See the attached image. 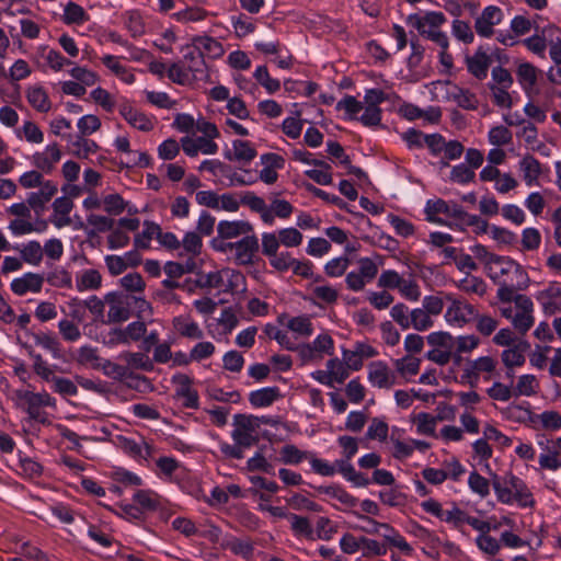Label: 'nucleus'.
I'll return each instance as SVG.
<instances>
[{
  "label": "nucleus",
  "instance_id": "obj_42",
  "mask_svg": "<svg viewBox=\"0 0 561 561\" xmlns=\"http://www.w3.org/2000/svg\"><path fill=\"white\" fill-rule=\"evenodd\" d=\"M426 340L430 345L434 346V348L440 347L443 350H448V351H453L455 348V339L448 332H444V331L433 332L427 335Z\"/></svg>",
  "mask_w": 561,
  "mask_h": 561
},
{
  "label": "nucleus",
  "instance_id": "obj_41",
  "mask_svg": "<svg viewBox=\"0 0 561 561\" xmlns=\"http://www.w3.org/2000/svg\"><path fill=\"white\" fill-rule=\"evenodd\" d=\"M433 325L430 313L424 308H415L410 312V327L416 331H425Z\"/></svg>",
  "mask_w": 561,
  "mask_h": 561
},
{
  "label": "nucleus",
  "instance_id": "obj_33",
  "mask_svg": "<svg viewBox=\"0 0 561 561\" xmlns=\"http://www.w3.org/2000/svg\"><path fill=\"white\" fill-rule=\"evenodd\" d=\"M133 499L142 512L156 511L160 505L159 495L150 490H138Z\"/></svg>",
  "mask_w": 561,
  "mask_h": 561
},
{
  "label": "nucleus",
  "instance_id": "obj_15",
  "mask_svg": "<svg viewBox=\"0 0 561 561\" xmlns=\"http://www.w3.org/2000/svg\"><path fill=\"white\" fill-rule=\"evenodd\" d=\"M224 157L229 161L250 163L256 157V150L250 141L236 139L232 141V150L226 149Z\"/></svg>",
  "mask_w": 561,
  "mask_h": 561
},
{
  "label": "nucleus",
  "instance_id": "obj_55",
  "mask_svg": "<svg viewBox=\"0 0 561 561\" xmlns=\"http://www.w3.org/2000/svg\"><path fill=\"white\" fill-rule=\"evenodd\" d=\"M453 34L456 38L463 42L465 44H470L474 39L470 24L458 19L454 20L453 22Z\"/></svg>",
  "mask_w": 561,
  "mask_h": 561
},
{
  "label": "nucleus",
  "instance_id": "obj_20",
  "mask_svg": "<svg viewBox=\"0 0 561 561\" xmlns=\"http://www.w3.org/2000/svg\"><path fill=\"white\" fill-rule=\"evenodd\" d=\"M103 374L117 381H124L127 378L147 380L145 376H139L134 374L128 367L116 364L110 359H102V363L99 364Z\"/></svg>",
  "mask_w": 561,
  "mask_h": 561
},
{
  "label": "nucleus",
  "instance_id": "obj_53",
  "mask_svg": "<svg viewBox=\"0 0 561 561\" xmlns=\"http://www.w3.org/2000/svg\"><path fill=\"white\" fill-rule=\"evenodd\" d=\"M131 316L129 306L123 301L112 306L107 312V323H121L127 321Z\"/></svg>",
  "mask_w": 561,
  "mask_h": 561
},
{
  "label": "nucleus",
  "instance_id": "obj_62",
  "mask_svg": "<svg viewBox=\"0 0 561 561\" xmlns=\"http://www.w3.org/2000/svg\"><path fill=\"white\" fill-rule=\"evenodd\" d=\"M489 141L495 146H504L512 141V133L505 126H495L489 131Z\"/></svg>",
  "mask_w": 561,
  "mask_h": 561
},
{
  "label": "nucleus",
  "instance_id": "obj_2",
  "mask_svg": "<svg viewBox=\"0 0 561 561\" xmlns=\"http://www.w3.org/2000/svg\"><path fill=\"white\" fill-rule=\"evenodd\" d=\"M446 298L450 301L445 313V319L448 323L463 327L472 322L474 317L478 316L476 307L466 300L455 299L450 295H447Z\"/></svg>",
  "mask_w": 561,
  "mask_h": 561
},
{
  "label": "nucleus",
  "instance_id": "obj_25",
  "mask_svg": "<svg viewBox=\"0 0 561 561\" xmlns=\"http://www.w3.org/2000/svg\"><path fill=\"white\" fill-rule=\"evenodd\" d=\"M310 454L311 451L300 450L296 445L287 444L282 447L276 460L284 465L297 466L304 460H309Z\"/></svg>",
  "mask_w": 561,
  "mask_h": 561
},
{
  "label": "nucleus",
  "instance_id": "obj_59",
  "mask_svg": "<svg viewBox=\"0 0 561 561\" xmlns=\"http://www.w3.org/2000/svg\"><path fill=\"white\" fill-rule=\"evenodd\" d=\"M104 210L110 215H119L126 208V203L123 197L115 193L106 195L103 198Z\"/></svg>",
  "mask_w": 561,
  "mask_h": 561
},
{
  "label": "nucleus",
  "instance_id": "obj_3",
  "mask_svg": "<svg viewBox=\"0 0 561 561\" xmlns=\"http://www.w3.org/2000/svg\"><path fill=\"white\" fill-rule=\"evenodd\" d=\"M426 219L438 225H446V221L438 214H445L449 217H466L467 211L457 203H447L442 198L428 199L425 206Z\"/></svg>",
  "mask_w": 561,
  "mask_h": 561
},
{
  "label": "nucleus",
  "instance_id": "obj_47",
  "mask_svg": "<svg viewBox=\"0 0 561 561\" xmlns=\"http://www.w3.org/2000/svg\"><path fill=\"white\" fill-rule=\"evenodd\" d=\"M364 108L363 103L355 96L345 95L336 104V110H345L348 119H358L357 114Z\"/></svg>",
  "mask_w": 561,
  "mask_h": 561
},
{
  "label": "nucleus",
  "instance_id": "obj_28",
  "mask_svg": "<svg viewBox=\"0 0 561 561\" xmlns=\"http://www.w3.org/2000/svg\"><path fill=\"white\" fill-rule=\"evenodd\" d=\"M28 103L38 112L46 113L50 110V101L42 87H32L26 94Z\"/></svg>",
  "mask_w": 561,
  "mask_h": 561
},
{
  "label": "nucleus",
  "instance_id": "obj_60",
  "mask_svg": "<svg viewBox=\"0 0 561 561\" xmlns=\"http://www.w3.org/2000/svg\"><path fill=\"white\" fill-rule=\"evenodd\" d=\"M410 312L409 307L400 302L391 308L390 316L402 330H408L410 328Z\"/></svg>",
  "mask_w": 561,
  "mask_h": 561
},
{
  "label": "nucleus",
  "instance_id": "obj_39",
  "mask_svg": "<svg viewBox=\"0 0 561 561\" xmlns=\"http://www.w3.org/2000/svg\"><path fill=\"white\" fill-rule=\"evenodd\" d=\"M225 548L229 549L233 554L241 556L243 558H250L253 556L254 547L250 540H243L240 538H231L224 545Z\"/></svg>",
  "mask_w": 561,
  "mask_h": 561
},
{
  "label": "nucleus",
  "instance_id": "obj_51",
  "mask_svg": "<svg viewBox=\"0 0 561 561\" xmlns=\"http://www.w3.org/2000/svg\"><path fill=\"white\" fill-rule=\"evenodd\" d=\"M181 245L185 250L186 253L192 254L193 256L199 255L203 248L202 237L194 231H188L185 233Z\"/></svg>",
  "mask_w": 561,
  "mask_h": 561
},
{
  "label": "nucleus",
  "instance_id": "obj_45",
  "mask_svg": "<svg viewBox=\"0 0 561 561\" xmlns=\"http://www.w3.org/2000/svg\"><path fill=\"white\" fill-rule=\"evenodd\" d=\"M327 495L337 500L347 507H354L358 503V500L355 496L348 493L343 486L335 483L329 485Z\"/></svg>",
  "mask_w": 561,
  "mask_h": 561
},
{
  "label": "nucleus",
  "instance_id": "obj_22",
  "mask_svg": "<svg viewBox=\"0 0 561 561\" xmlns=\"http://www.w3.org/2000/svg\"><path fill=\"white\" fill-rule=\"evenodd\" d=\"M538 69L530 62L518 65L516 76L526 94L530 95L537 83Z\"/></svg>",
  "mask_w": 561,
  "mask_h": 561
},
{
  "label": "nucleus",
  "instance_id": "obj_11",
  "mask_svg": "<svg viewBox=\"0 0 561 561\" xmlns=\"http://www.w3.org/2000/svg\"><path fill=\"white\" fill-rule=\"evenodd\" d=\"M119 114L127 121L129 125L141 131H150L154 124L145 113L137 111L129 103L119 106Z\"/></svg>",
  "mask_w": 561,
  "mask_h": 561
},
{
  "label": "nucleus",
  "instance_id": "obj_35",
  "mask_svg": "<svg viewBox=\"0 0 561 561\" xmlns=\"http://www.w3.org/2000/svg\"><path fill=\"white\" fill-rule=\"evenodd\" d=\"M27 405L32 408H41V407H55L56 400L50 397L46 391L43 392H32L25 391L21 397Z\"/></svg>",
  "mask_w": 561,
  "mask_h": 561
},
{
  "label": "nucleus",
  "instance_id": "obj_13",
  "mask_svg": "<svg viewBox=\"0 0 561 561\" xmlns=\"http://www.w3.org/2000/svg\"><path fill=\"white\" fill-rule=\"evenodd\" d=\"M43 283L44 277L41 274L25 273L22 277L12 280L11 290L18 296H23L27 291L39 293Z\"/></svg>",
  "mask_w": 561,
  "mask_h": 561
},
{
  "label": "nucleus",
  "instance_id": "obj_30",
  "mask_svg": "<svg viewBox=\"0 0 561 561\" xmlns=\"http://www.w3.org/2000/svg\"><path fill=\"white\" fill-rule=\"evenodd\" d=\"M167 75L172 82L180 85H188L194 82L193 77L182 60L179 62H172Z\"/></svg>",
  "mask_w": 561,
  "mask_h": 561
},
{
  "label": "nucleus",
  "instance_id": "obj_9",
  "mask_svg": "<svg viewBox=\"0 0 561 561\" xmlns=\"http://www.w3.org/2000/svg\"><path fill=\"white\" fill-rule=\"evenodd\" d=\"M57 193V185L51 181H45L39 185L38 192L28 194L27 204L37 214H42L45 209L46 203Z\"/></svg>",
  "mask_w": 561,
  "mask_h": 561
},
{
  "label": "nucleus",
  "instance_id": "obj_8",
  "mask_svg": "<svg viewBox=\"0 0 561 561\" xmlns=\"http://www.w3.org/2000/svg\"><path fill=\"white\" fill-rule=\"evenodd\" d=\"M491 64L492 56L488 54L483 46H480L472 56L466 57L468 71L478 80L486 78Z\"/></svg>",
  "mask_w": 561,
  "mask_h": 561
},
{
  "label": "nucleus",
  "instance_id": "obj_64",
  "mask_svg": "<svg viewBox=\"0 0 561 561\" xmlns=\"http://www.w3.org/2000/svg\"><path fill=\"white\" fill-rule=\"evenodd\" d=\"M288 328L304 336H310L312 334V323L306 316L295 317L289 320Z\"/></svg>",
  "mask_w": 561,
  "mask_h": 561
},
{
  "label": "nucleus",
  "instance_id": "obj_14",
  "mask_svg": "<svg viewBox=\"0 0 561 561\" xmlns=\"http://www.w3.org/2000/svg\"><path fill=\"white\" fill-rule=\"evenodd\" d=\"M536 299L542 306L546 314H553L561 310V286L550 285L539 291Z\"/></svg>",
  "mask_w": 561,
  "mask_h": 561
},
{
  "label": "nucleus",
  "instance_id": "obj_5",
  "mask_svg": "<svg viewBox=\"0 0 561 561\" xmlns=\"http://www.w3.org/2000/svg\"><path fill=\"white\" fill-rule=\"evenodd\" d=\"M503 11L496 5L485 7L474 21V30L481 37H491L494 34V26L503 20Z\"/></svg>",
  "mask_w": 561,
  "mask_h": 561
},
{
  "label": "nucleus",
  "instance_id": "obj_19",
  "mask_svg": "<svg viewBox=\"0 0 561 561\" xmlns=\"http://www.w3.org/2000/svg\"><path fill=\"white\" fill-rule=\"evenodd\" d=\"M61 153L56 142L46 147V152H36L33 156V163L36 168L50 173L54 169L55 163L60 160Z\"/></svg>",
  "mask_w": 561,
  "mask_h": 561
},
{
  "label": "nucleus",
  "instance_id": "obj_57",
  "mask_svg": "<svg viewBox=\"0 0 561 561\" xmlns=\"http://www.w3.org/2000/svg\"><path fill=\"white\" fill-rule=\"evenodd\" d=\"M112 479L118 483H122L126 486H131V485H135V486H138V485H141L142 484V480L140 477H138L137 474H135L134 472L131 471H128L124 468H117L115 469L113 472H112Z\"/></svg>",
  "mask_w": 561,
  "mask_h": 561
},
{
  "label": "nucleus",
  "instance_id": "obj_16",
  "mask_svg": "<svg viewBox=\"0 0 561 561\" xmlns=\"http://www.w3.org/2000/svg\"><path fill=\"white\" fill-rule=\"evenodd\" d=\"M62 137L69 142V152L79 159H88L90 153L96 152L100 148L94 140L82 136L73 137L71 134H67Z\"/></svg>",
  "mask_w": 561,
  "mask_h": 561
},
{
  "label": "nucleus",
  "instance_id": "obj_32",
  "mask_svg": "<svg viewBox=\"0 0 561 561\" xmlns=\"http://www.w3.org/2000/svg\"><path fill=\"white\" fill-rule=\"evenodd\" d=\"M145 229L142 232L135 236L134 244L136 249H148L150 247L151 239L156 236H160V226L152 221L144 222Z\"/></svg>",
  "mask_w": 561,
  "mask_h": 561
},
{
  "label": "nucleus",
  "instance_id": "obj_61",
  "mask_svg": "<svg viewBox=\"0 0 561 561\" xmlns=\"http://www.w3.org/2000/svg\"><path fill=\"white\" fill-rule=\"evenodd\" d=\"M53 382V389L55 392L61 396H76L78 393V388L73 381L68 378L56 377L54 376L50 380Z\"/></svg>",
  "mask_w": 561,
  "mask_h": 561
},
{
  "label": "nucleus",
  "instance_id": "obj_37",
  "mask_svg": "<svg viewBox=\"0 0 561 561\" xmlns=\"http://www.w3.org/2000/svg\"><path fill=\"white\" fill-rule=\"evenodd\" d=\"M253 77L270 94H273L280 89L279 80L271 78L266 66H259L255 69Z\"/></svg>",
  "mask_w": 561,
  "mask_h": 561
},
{
  "label": "nucleus",
  "instance_id": "obj_63",
  "mask_svg": "<svg viewBox=\"0 0 561 561\" xmlns=\"http://www.w3.org/2000/svg\"><path fill=\"white\" fill-rule=\"evenodd\" d=\"M222 362L224 368L232 373L241 371L244 365V358L238 351L227 352L222 357Z\"/></svg>",
  "mask_w": 561,
  "mask_h": 561
},
{
  "label": "nucleus",
  "instance_id": "obj_52",
  "mask_svg": "<svg viewBox=\"0 0 561 561\" xmlns=\"http://www.w3.org/2000/svg\"><path fill=\"white\" fill-rule=\"evenodd\" d=\"M64 20L67 24H81L87 20V14L81 5L69 2L65 8Z\"/></svg>",
  "mask_w": 561,
  "mask_h": 561
},
{
  "label": "nucleus",
  "instance_id": "obj_21",
  "mask_svg": "<svg viewBox=\"0 0 561 561\" xmlns=\"http://www.w3.org/2000/svg\"><path fill=\"white\" fill-rule=\"evenodd\" d=\"M282 398L278 387H266L251 391L249 402L255 408H265L272 405L276 400Z\"/></svg>",
  "mask_w": 561,
  "mask_h": 561
},
{
  "label": "nucleus",
  "instance_id": "obj_7",
  "mask_svg": "<svg viewBox=\"0 0 561 561\" xmlns=\"http://www.w3.org/2000/svg\"><path fill=\"white\" fill-rule=\"evenodd\" d=\"M490 263L500 266V275H517V286L519 288H527L529 285V277L520 264L508 257L492 255L490 256Z\"/></svg>",
  "mask_w": 561,
  "mask_h": 561
},
{
  "label": "nucleus",
  "instance_id": "obj_40",
  "mask_svg": "<svg viewBox=\"0 0 561 561\" xmlns=\"http://www.w3.org/2000/svg\"><path fill=\"white\" fill-rule=\"evenodd\" d=\"M458 288L466 293L483 296L486 291V284L482 278L468 274L463 279L459 280Z\"/></svg>",
  "mask_w": 561,
  "mask_h": 561
},
{
  "label": "nucleus",
  "instance_id": "obj_50",
  "mask_svg": "<svg viewBox=\"0 0 561 561\" xmlns=\"http://www.w3.org/2000/svg\"><path fill=\"white\" fill-rule=\"evenodd\" d=\"M500 287L497 289V298L502 302H512L515 298V291L516 290H524L525 288H519L517 286V280L514 282L513 278L511 279H503L499 282Z\"/></svg>",
  "mask_w": 561,
  "mask_h": 561
},
{
  "label": "nucleus",
  "instance_id": "obj_17",
  "mask_svg": "<svg viewBox=\"0 0 561 561\" xmlns=\"http://www.w3.org/2000/svg\"><path fill=\"white\" fill-rule=\"evenodd\" d=\"M173 328L183 337L201 340L204 336L203 330L190 314H181L172 320Z\"/></svg>",
  "mask_w": 561,
  "mask_h": 561
},
{
  "label": "nucleus",
  "instance_id": "obj_44",
  "mask_svg": "<svg viewBox=\"0 0 561 561\" xmlns=\"http://www.w3.org/2000/svg\"><path fill=\"white\" fill-rule=\"evenodd\" d=\"M313 352L321 359L323 354L333 355L334 341L329 334L318 335L312 343H309Z\"/></svg>",
  "mask_w": 561,
  "mask_h": 561
},
{
  "label": "nucleus",
  "instance_id": "obj_58",
  "mask_svg": "<svg viewBox=\"0 0 561 561\" xmlns=\"http://www.w3.org/2000/svg\"><path fill=\"white\" fill-rule=\"evenodd\" d=\"M348 265H350L348 257L340 256V257H335V259L329 261L324 265V271H325V274L330 277H339V276H342L346 272Z\"/></svg>",
  "mask_w": 561,
  "mask_h": 561
},
{
  "label": "nucleus",
  "instance_id": "obj_54",
  "mask_svg": "<svg viewBox=\"0 0 561 561\" xmlns=\"http://www.w3.org/2000/svg\"><path fill=\"white\" fill-rule=\"evenodd\" d=\"M476 329L483 336H490L497 328L499 321L491 316L480 314L474 317Z\"/></svg>",
  "mask_w": 561,
  "mask_h": 561
},
{
  "label": "nucleus",
  "instance_id": "obj_12",
  "mask_svg": "<svg viewBox=\"0 0 561 561\" xmlns=\"http://www.w3.org/2000/svg\"><path fill=\"white\" fill-rule=\"evenodd\" d=\"M446 22L442 12L431 11L425 15L410 14L408 23L415 27L421 35H425L426 28H437Z\"/></svg>",
  "mask_w": 561,
  "mask_h": 561
},
{
  "label": "nucleus",
  "instance_id": "obj_34",
  "mask_svg": "<svg viewBox=\"0 0 561 561\" xmlns=\"http://www.w3.org/2000/svg\"><path fill=\"white\" fill-rule=\"evenodd\" d=\"M102 62L117 77H119L124 82L130 84L135 82V76L127 70L125 66H123L118 58L113 55H105L102 58Z\"/></svg>",
  "mask_w": 561,
  "mask_h": 561
},
{
  "label": "nucleus",
  "instance_id": "obj_10",
  "mask_svg": "<svg viewBox=\"0 0 561 561\" xmlns=\"http://www.w3.org/2000/svg\"><path fill=\"white\" fill-rule=\"evenodd\" d=\"M368 380L378 388H390L394 383V375L386 363L371 362L368 365Z\"/></svg>",
  "mask_w": 561,
  "mask_h": 561
},
{
  "label": "nucleus",
  "instance_id": "obj_49",
  "mask_svg": "<svg viewBox=\"0 0 561 561\" xmlns=\"http://www.w3.org/2000/svg\"><path fill=\"white\" fill-rule=\"evenodd\" d=\"M234 428L255 434L260 427V417L247 414H236L233 416Z\"/></svg>",
  "mask_w": 561,
  "mask_h": 561
},
{
  "label": "nucleus",
  "instance_id": "obj_26",
  "mask_svg": "<svg viewBox=\"0 0 561 561\" xmlns=\"http://www.w3.org/2000/svg\"><path fill=\"white\" fill-rule=\"evenodd\" d=\"M119 358L126 362L128 369H141L145 371H151L153 369V362L146 352H123Z\"/></svg>",
  "mask_w": 561,
  "mask_h": 561
},
{
  "label": "nucleus",
  "instance_id": "obj_29",
  "mask_svg": "<svg viewBox=\"0 0 561 561\" xmlns=\"http://www.w3.org/2000/svg\"><path fill=\"white\" fill-rule=\"evenodd\" d=\"M102 284V276L96 270H87L80 277H77L76 288L78 291L99 289Z\"/></svg>",
  "mask_w": 561,
  "mask_h": 561
},
{
  "label": "nucleus",
  "instance_id": "obj_18",
  "mask_svg": "<svg viewBox=\"0 0 561 561\" xmlns=\"http://www.w3.org/2000/svg\"><path fill=\"white\" fill-rule=\"evenodd\" d=\"M253 227L244 220H221L217 225V233L221 239H232L239 236H248L252 232Z\"/></svg>",
  "mask_w": 561,
  "mask_h": 561
},
{
  "label": "nucleus",
  "instance_id": "obj_43",
  "mask_svg": "<svg viewBox=\"0 0 561 561\" xmlns=\"http://www.w3.org/2000/svg\"><path fill=\"white\" fill-rule=\"evenodd\" d=\"M36 345L49 351L55 358H60V343L56 336L46 333L33 334Z\"/></svg>",
  "mask_w": 561,
  "mask_h": 561
},
{
  "label": "nucleus",
  "instance_id": "obj_27",
  "mask_svg": "<svg viewBox=\"0 0 561 561\" xmlns=\"http://www.w3.org/2000/svg\"><path fill=\"white\" fill-rule=\"evenodd\" d=\"M443 419L440 415L433 416L430 413L420 412L413 417V422L416 424V432L419 434L434 436L436 423Z\"/></svg>",
  "mask_w": 561,
  "mask_h": 561
},
{
  "label": "nucleus",
  "instance_id": "obj_36",
  "mask_svg": "<svg viewBox=\"0 0 561 561\" xmlns=\"http://www.w3.org/2000/svg\"><path fill=\"white\" fill-rule=\"evenodd\" d=\"M519 164L527 184H531L538 179L540 174V163L535 157L527 154L522 159Z\"/></svg>",
  "mask_w": 561,
  "mask_h": 561
},
{
  "label": "nucleus",
  "instance_id": "obj_38",
  "mask_svg": "<svg viewBox=\"0 0 561 561\" xmlns=\"http://www.w3.org/2000/svg\"><path fill=\"white\" fill-rule=\"evenodd\" d=\"M21 259L28 264L38 265L43 260V248L39 242H27L21 250Z\"/></svg>",
  "mask_w": 561,
  "mask_h": 561
},
{
  "label": "nucleus",
  "instance_id": "obj_23",
  "mask_svg": "<svg viewBox=\"0 0 561 561\" xmlns=\"http://www.w3.org/2000/svg\"><path fill=\"white\" fill-rule=\"evenodd\" d=\"M380 536L392 547L398 548L405 554H411L413 549L404 539L403 536L400 535L398 530H396L391 525L387 523H381L380 526Z\"/></svg>",
  "mask_w": 561,
  "mask_h": 561
},
{
  "label": "nucleus",
  "instance_id": "obj_48",
  "mask_svg": "<svg viewBox=\"0 0 561 561\" xmlns=\"http://www.w3.org/2000/svg\"><path fill=\"white\" fill-rule=\"evenodd\" d=\"M468 485L472 492L481 497H486L490 494V481L477 471L469 474Z\"/></svg>",
  "mask_w": 561,
  "mask_h": 561
},
{
  "label": "nucleus",
  "instance_id": "obj_4",
  "mask_svg": "<svg viewBox=\"0 0 561 561\" xmlns=\"http://www.w3.org/2000/svg\"><path fill=\"white\" fill-rule=\"evenodd\" d=\"M182 50L184 51L182 61L194 81H206L209 75L203 54L191 45L184 46Z\"/></svg>",
  "mask_w": 561,
  "mask_h": 561
},
{
  "label": "nucleus",
  "instance_id": "obj_24",
  "mask_svg": "<svg viewBox=\"0 0 561 561\" xmlns=\"http://www.w3.org/2000/svg\"><path fill=\"white\" fill-rule=\"evenodd\" d=\"M268 447L266 445L261 446L253 457L248 459L247 469L248 471H262L264 473L274 476L275 467L272 462L267 461L266 451Z\"/></svg>",
  "mask_w": 561,
  "mask_h": 561
},
{
  "label": "nucleus",
  "instance_id": "obj_46",
  "mask_svg": "<svg viewBox=\"0 0 561 561\" xmlns=\"http://www.w3.org/2000/svg\"><path fill=\"white\" fill-rule=\"evenodd\" d=\"M70 305L88 308L90 312L95 316L96 319H102L104 316V301L96 296H91L89 299L85 300L73 298Z\"/></svg>",
  "mask_w": 561,
  "mask_h": 561
},
{
  "label": "nucleus",
  "instance_id": "obj_56",
  "mask_svg": "<svg viewBox=\"0 0 561 561\" xmlns=\"http://www.w3.org/2000/svg\"><path fill=\"white\" fill-rule=\"evenodd\" d=\"M100 127H101V121L98 116L92 115V114L84 115L78 121V129H79L78 136L85 137V136L91 135L94 131L99 130Z\"/></svg>",
  "mask_w": 561,
  "mask_h": 561
},
{
  "label": "nucleus",
  "instance_id": "obj_6",
  "mask_svg": "<svg viewBox=\"0 0 561 561\" xmlns=\"http://www.w3.org/2000/svg\"><path fill=\"white\" fill-rule=\"evenodd\" d=\"M259 239L252 236H244L237 242H233L234 261L239 265H250L254 263V257L259 252Z\"/></svg>",
  "mask_w": 561,
  "mask_h": 561
},
{
  "label": "nucleus",
  "instance_id": "obj_31",
  "mask_svg": "<svg viewBox=\"0 0 561 561\" xmlns=\"http://www.w3.org/2000/svg\"><path fill=\"white\" fill-rule=\"evenodd\" d=\"M192 47H196L203 55L205 53L218 57L224 53L221 44L209 36H198L193 39Z\"/></svg>",
  "mask_w": 561,
  "mask_h": 561
},
{
  "label": "nucleus",
  "instance_id": "obj_1",
  "mask_svg": "<svg viewBox=\"0 0 561 561\" xmlns=\"http://www.w3.org/2000/svg\"><path fill=\"white\" fill-rule=\"evenodd\" d=\"M491 483L500 503L516 502L520 507H534L535 500L529 488L512 472H507L504 477L492 474Z\"/></svg>",
  "mask_w": 561,
  "mask_h": 561
}]
</instances>
